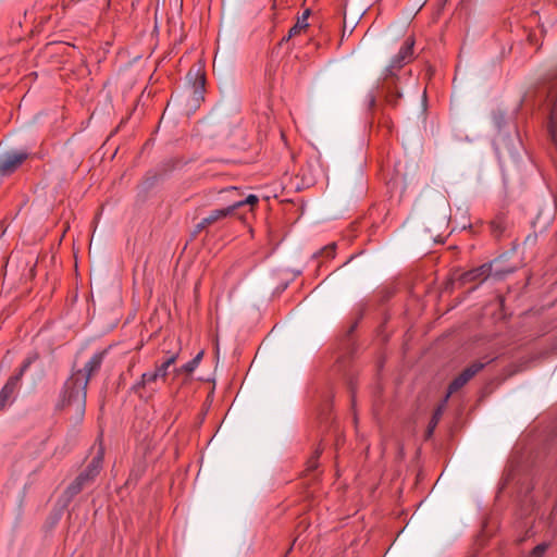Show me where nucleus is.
<instances>
[{
    "instance_id": "f3484780",
    "label": "nucleus",
    "mask_w": 557,
    "mask_h": 557,
    "mask_svg": "<svg viewBox=\"0 0 557 557\" xmlns=\"http://www.w3.org/2000/svg\"><path fill=\"white\" fill-rule=\"evenodd\" d=\"M202 356L203 351L198 352L190 361L186 362L180 369H177V373L191 374L199 366Z\"/></svg>"
},
{
    "instance_id": "39448f33",
    "label": "nucleus",
    "mask_w": 557,
    "mask_h": 557,
    "mask_svg": "<svg viewBox=\"0 0 557 557\" xmlns=\"http://www.w3.org/2000/svg\"><path fill=\"white\" fill-rule=\"evenodd\" d=\"M38 358L37 354H34L32 356H28L22 363L18 372L14 375H12L3 388L0 392V410L5 407V405L9 403L13 394L15 393L18 383L24 375L25 371L30 367V364Z\"/></svg>"
},
{
    "instance_id": "7ed1b4c3",
    "label": "nucleus",
    "mask_w": 557,
    "mask_h": 557,
    "mask_svg": "<svg viewBox=\"0 0 557 557\" xmlns=\"http://www.w3.org/2000/svg\"><path fill=\"white\" fill-rule=\"evenodd\" d=\"M88 383L83 371H75L64 384L61 407L73 410L77 420H82L85 414Z\"/></svg>"
},
{
    "instance_id": "a211bd4d",
    "label": "nucleus",
    "mask_w": 557,
    "mask_h": 557,
    "mask_svg": "<svg viewBox=\"0 0 557 557\" xmlns=\"http://www.w3.org/2000/svg\"><path fill=\"white\" fill-rule=\"evenodd\" d=\"M221 199L227 205L231 203L230 199H244L237 187L231 186L219 191Z\"/></svg>"
},
{
    "instance_id": "f8f14e48",
    "label": "nucleus",
    "mask_w": 557,
    "mask_h": 557,
    "mask_svg": "<svg viewBox=\"0 0 557 557\" xmlns=\"http://www.w3.org/2000/svg\"><path fill=\"white\" fill-rule=\"evenodd\" d=\"M506 230V218L504 214H497L491 222H490V231L491 234L498 238L503 235V233Z\"/></svg>"
},
{
    "instance_id": "f257e3e1",
    "label": "nucleus",
    "mask_w": 557,
    "mask_h": 557,
    "mask_svg": "<svg viewBox=\"0 0 557 557\" xmlns=\"http://www.w3.org/2000/svg\"><path fill=\"white\" fill-rule=\"evenodd\" d=\"M413 46V38L408 37L400 47L398 53L392 59L389 65L384 71V76L382 78L380 89L384 95L386 103L391 107H396L399 99L401 98V94L397 85L398 77L396 73L404 65L412 61Z\"/></svg>"
},
{
    "instance_id": "bb28decb",
    "label": "nucleus",
    "mask_w": 557,
    "mask_h": 557,
    "mask_svg": "<svg viewBox=\"0 0 557 557\" xmlns=\"http://www.w3.org/2000/svg\"><path fill=\"white\" fill-rule=\"evenodd\" d=\"M509 272H511V270H507V271H498V270H496L495 274L499 275V274L509 273Z\"/></svg>"
},
{
    "instance_id": "1a4fd4ad",
    "label": "nucleus",
    "mask_w": 557,
    "mask_h": 557,
    "mask_svg": "<svg viewBox=\"0 0 557 557\" xmlns=\"http://www.w3.org/2000/svg\"><path fill=\"white\" fill-rule=\"evenodd\" d=\"M108 354V349H103L100 351L95 352L91 358L86 362L83 371L84 377H88V382L90 381V377L99 372L101 364L104 360V357Z\"/></svg>"
},
{
    "instance_id": "4468645a",
    "label": "nucleus",
    "mask_w": 557,
    "mask_h": 557,
    "mask_svg": "<svg viewBox=\"0 0 557 557\" xmlns=\"http://www.w3.org/2000/svg\"><path fill=\"white\" fill-rule=\"evenodd\" d=\"M490 361L481 362L475 361L467 367L459 376L463 377L465 382L468 383L476 373H479Z\"/></svg>"
},
{
    "instance_id": "412c9836",
    "label": "nucleus",
    "mask_w": 557,
    "mask_h": 557,
    "mask_svg": "<svg viewBox=\"0 0 557 557\" xmlns=\"http://www.w3.org/2000/svg\"><path fill=\"white\" fill-rule=\"evenodd\" d=\"M557 123V104L553 103L549 111V121H548V133L554 138Z\"/></svg>"
},
{
    "instance_id": "6e6552de",
    "label": "nucleus",
    "mask_w": 557,
    "mask_h": 557,
    "mask_svg": "<svg viewBox=\"0 0 557 557\" xmlns=\"http://www.w3.org/2000/svg\"><path fill=\"white\" fill-rule=\"evenodd\" d=\"M493 263H484L462 273L459 277L462 284L483 283L492 273Z\"/></svg>"
},
{
    "instance_id": "20e7f679",
    "label": "nucleus",
    "mask_w": 557,
    "mask_h": 557,
    "mask_svg": "<svg viewBox=\"0 0 557 557\" xmlns=\"http://www.w3.org/2000/svg\"><path fill=\"white\" fill-rule=\"evenodd\" d=\"M231 203L225 208L212 210L206 218H203L197 225L196 231L201 232L202 230L233 215L237 209L244 206H256L259 201L256 195H249L246 199H230Z\"/></svg>"
},
{
    "instance_id": "f03ea898",
    "label": "nucleus",
    "mask_w": 557,
    "mask_h": 557,
    "mask_svg": "<svg viewBox=\"0 0 557 557\" xmlns=\"http://www.w3.org/2000/svg\"><path fill=\"white\" fill-rule=\"evenodd\" d=\"M178 358V354H171L161 363H156L154 369L144 372L136 381L131 392L139 399L149 401L160 389V384L166 381L169 368L173 366Z\"/></svg>"
},
{
    "instance_id": "dca6fc26",
    "label": "nucleus",
    "mask_w": 557,
    "mask_h": 557,
    "mask_svg": "<svg viewBox=\"0 0 557 557\" xmlns=\"http://www.w3.org/2000/svg\"><path fill=\"white\" fill-rule=\"evenodd\" d=\"M83 476H77L65 490V495L69 499H72L74 496L79 494L83 488L87 485L83 480Z\"/></svg>"
},
{
    "instance_id": "aec40b11",
    "label": "nucleus",
    "mask_w": 557,
    "mask_h": 557,
    "mask_svg": "<svg viewBox=\"0 0 557 557\" xmlns=\"http://www.w3.org/2000/svg\"><path fill=\"white\" fill-rule=\"evenodd\" d=\"M467 383L465 382L463 377L461 376H457L453 380V382L449 384L448 386V392H447V395L445 397V400L446 401L450 395L455 394L456 392H458L460 388H462Z\"/></svg>"
},
{
    "instance_id": "393cba45",
    "label": "nucleus",
    "mask_w": 557,
    "mask_h": 557,
    "mask_svg": "<svg viewBox=\"0 0 557 557\" xmlns=\"http://www.w3.org/2000/svg\"><path fill=\"white\" fill-rule=\"evenodd\" d=\"M78 476H83L86 484L91 483L95 480V475H91L87 470H84L82 473L78 474Z\"/></svg>"
},
{
    "instance_id": "423d86ee",
    "label": "nucleus",
    "mask_w": 557,
    "mask_h": 557,
    "mask_svg": "<svg viewBox=\"0 0 557 557\" xmlns=\"http://www.w3.org/2000/svg\"><path fill=\"white\" fill-rule=\"evenodd\" d=\"M187 81L191 84L195 99H202L206 85V73L201 63L195 64L189 69L187 73Z\"/></svg>"
},
{
    "instance_id": "ddd939ff",
    "label": "nucleus",
    "mask_w": 557,
    "mask_h": 557,
    "mask_svg": "<svg viewBox=\"0 0 557 557\" xmlns=\"http://www.w3.org/2000/svg\"><path fill=\"white\" fill-rule=\"evenodd\" d=\"M490 361L481 362L475 361L467 367L459 376L463 377L465 382L468 383L476 373H479Z\"/></svg>"
},
{
    "instance_id": "9b49d317",
    "label": "nucleus",
    "mask_w": 557,
    "mask_h": 557,
    "mask_svg": "<svg viewBox=\"0 0 557 557\" xmlns=\"http://www.w3.org/2000/svg\"><path fill=\"white\" fill-rule=\"evenodd\" d=\"M309 15H310L309 10L304 11L302 15L297 18L296 24L293 27H290V29L288 30L287 37L283 38V41L288 40V39L299 35L302 30H305L309 26V24H308Z\"/></svg>"
},
{
    "instance_id": "4be33fe9",
    "label": "nucleus",
    "mask_w": 557,
    "mask_h": 557,
    "mask_svg": "<svg viewBox=\"0 0 557 557\" xmlns=\"http://www.w3.org/2000/svg\"><path fill=\"white\" fill-rule=\"evenodd\" d=\"M336 245L330 244L323 247L317 255L325 258H333L335 256Z\"/></svg>"
},
{
    "instance_id": "b1692460",
    "label": "nucleus",
    "mask_w": 557,
    "mask_h": 557,
    "mask_svg": "<svg viewBox=\"0 0 557 557\" xmlns=\"http://www.w3.org/2000/svg\"><path fill=\"white\" fill-rule=\"evenodd\" d=\"M548 546L549 545L547 543L536 545L531 552V557H543L545 552L548 549Z\"/></svg>"
},
{
    "instance_id": "2eb2a0df",
    "label": "nucleus",
    "mask_w": 557,
    "mask_h": 557,
    "mask_svg": "<svg viewBox=\"0 0 557 557\" xmlns=\"http://www.w3.org/2000/svg\"><path fill=\"white\" fill-rule=\"evenodd\" d=\"M490 361L481 362L475 361L467 367L459 376L463 377L465 382L468 383L476 373H479Z\"/></svg>"
},
{
    "instance_id": "6ab92c4d",
    "label": "nucleus",
    "mask_w": 557,
    "mask_h": 557,
    "mask_svg": "<svg viewBox=\"0 0 557 557\" xmlns=\"http://www.w3.org/2000/svg\"><path fill=\"white\" fill-rule=\"evenodd\" d=\"M443 407L444 405H441L436 408V410L434 411L432 418H431V421L429 422V425H428V431H426V436L430 437L432 434H433V431L434 429L436 428L441 417H442V413H443Z\"/></svg>"
},
{
    "instance_id": "5701e85b",
    "label": "nucleus",
    "mask_w": 557,
    "mask_h": 557,
    "mask_svg": "<svg viewBox=\"0 0 557 557\" xmlns=\"http://www.w3.org/2000/svg\"><path fill=\"white\" fill-rule=\"evenodd\" d=\"M322 454V448L321 447H318L313 455L311 456V458L308 460V469L309 470H314L318 466V459L320 457V455Z\"/></svg>"
},
{
    "instance_id": "a878e982",
    "label": "nucleus",
    "mask_w": 557,
    "mask_h": 557,
    "mask_svg": "<svg viewBox=\"0 0 557 557\" xmlns=\"http://www.w3.org/2000/svg\"><path fill=\"white\" fill-rule=\"evenodd\" d=\"M368 101H369V109L370 110L374 109L376 106V97L371 94V95H369Z\"/></svg>"
},
{
    "instance_id": "0eeeda50",
    "label": "nucleus",
    "mask_w": 557,
    "mask_h": 557,
    "mask_svg": "<svg viewBox=\"0 0 557 557\" xmlns=\"http://www.w3.org/2000/svg\"><path fill=\"white\" fill-rule=\"evenodd\" d=\"M28 158L26 151H12L0 160V173L8 175L13 173Z\"/></svg>"
},
{
    "instance_id": "9d476101",
    "label": "nucleus",
    "mask_w": 557,
    "mask_h": 557,
    "mask_svg": "<svg viewBox=\"0 0 557 557\" xmlns=\"http://www.w3.org/2000/svg\"><path fill=\"white\" fill-rule=\"evenodd\" d=\"M103 457H104V448L102 446V443L100 442L96 455L94 456V458L91 459V461L89 462V465L87 466V468L85 470H87L89 473H91V475L97 476L100 473V470L102 468Z\"/></svg>"
}]
</instances>
